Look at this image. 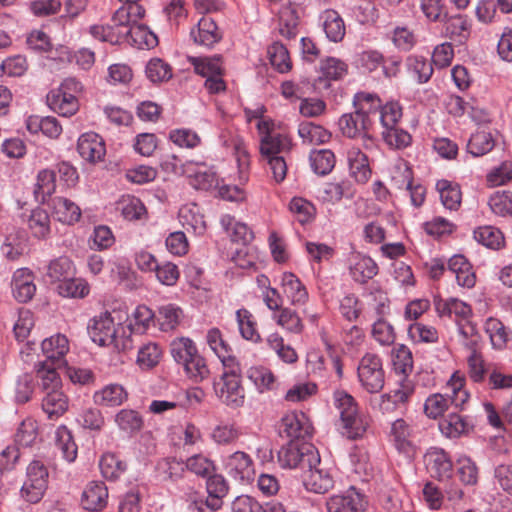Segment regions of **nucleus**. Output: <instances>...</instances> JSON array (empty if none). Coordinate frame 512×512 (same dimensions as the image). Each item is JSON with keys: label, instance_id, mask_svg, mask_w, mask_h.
I'll use <instances>...</instances> for the list:
<instances>
[{"label": "nucleus", "instance_id": "e433bc0d", "mask_svg": "<svg viewBox=\"0 0 512 512\" xmlns=\"http://www.w3.org/2000/svg\"><path fill=\"white\" fill-rule=\"evenodd\" d=\"M42 409L49 419H58L67 411L68 399L61 389L48 391L42 399Z\"/></svg>", "mask_w": 512, "mask_h": 512}, {"label": "nucleus", "instance_id": "69168bd1", "mask_svg": "<svg viewBox=\"0 0 512 512\" xmlns=\"http://www.w3.org/2000/svg\"><path fill=\"white\" fill-rule=\"evenodd\" d=\"M495 145L492 134L487 131H477L472 134L468 143L467 151L474 157H479L490 152Z\"/></svg>", "mask_w": 512, "mask_h": 512}, {"label": "nucleus", "instance_id": "6e6552de", "mask_svg": "<svg viewBox=\"0 0 512 512\" xmlns=\"http://www.w3.org/2000/svg\"><path fill=\"white\" fill-rule=\"evenodd\" d=\"M389 441L406 460L412 461L418 453L417 433L406 420L399 418L391 423Z\"/></svg>", "mask_w": 512, "mask_h": 512}, {"label": "nucleus", "instance_id": "58836bf2", "mask_svg": "<svg viewBox=\"0 0 512 512\" xmlns=\"http://www.w3.org/2000/svg\"><path fill=\"white\" fill-rule=\"evenodd\" d=\"M220 224L233 242L246 244L253 238V233L250 228L245 223L237 221L229 214L221 216Z\"/></svg>", "mask_w": 512, "mask_h": 512}, {"label": "nucleus", "instance_id": "5fc2aeb1", "mask_svg": "<svg viewBox=\"0 0 512 512\" xmlns=\"http://www.w3.org/2000/svg\"><path fill=\"white\" fill-rule=\"evenodd\" d=\"M468 376L474 383H485L488 378V371L493 365H486L481 353L476 349L470 352L467 357Z\"/></svg>", "mask_w": 512, "mask_h": 512}, {"label": "nucleus", "instance_id": "bb28decb", "mask_svg": "<svg viewBox=\"0 0 512 512\" xmlns=\"http://www.w3.org/2000/svg\"><path fill=\"white\" fill-rule=\"evenodd\" d=\"M47 104L52 111L64 117H71L79 109L77 96L57 89L48 93Z\"/></svg>", "mask_w": 512, "mask_h": 512}, {"label": "nucleus", "instance_id": "774afa93", "mask_svg": "<svg viewBox=\"0 0 512 512\" xmlns=\"http://www.w3.org/2000/svg\"><path fill=\"white\" fill-rule=\"evenodd\" d=\"M488 205L491 211L498 216L512 215V191H497L489 198Z\"/></svg>", "mask_w": 512, "mask_h": 512}, {"label": "nucleus", "instance_id": "a211bd4d", "mask_svg": "<svg viewBox=\"0 0 512 512\" xmlns=\"http://www.w3.org/2000/svg\"><path fill=\"white\" fill-rule=\"evenodd\" d=\"M424 461L431 477L445 481L452 476V461L444 450L439 448L430 449L425 454Z\"/></svg>", "mask_w": 512, "mask_h": 512}, {"label": "nucleus", "instance_id": "9b49d317", "mask_svg": "<svg viewBox=\"0 0 512 512\" xmlns=\"http://www.w3.org/2000/svg\"><path fill=\"white\" fill-rule=\"evenodd\" d=\"M26 476L21 495L28 502L37 503L47 489L48 470L43 462L34 460L28 465Z\"/></svg>", "mask_w": 512, "mask_h": 512}, {"label": "nucleus", "instance_id": "6ab92c4d", "mask_svg": "<svg viewBox=\"0 0 512 512\" xmlns=\"http://www.w3.org/2000/svg\"><path fill=\"white\" fill-rule=\"evenodd\" d=\"M319 466L320 465L306 467V469L303 470L302 481L306 490L324 494L333 488L334 478L327 469Z\"/></svg>", "mask_w": 512, "mask_h": 512}, {"label": "nucleus", "instance_id": "13d9d810", "mask_svg": "<svg viewBox=\"0 0 512 512\" xmlns=\"http://www.w3.org/2000/svg\"><path fill=\"white\" fill-rule=\"evenodd\" d=\"M182 316V309L175 304L169 303L160 306L157 315L160 329L164 332L174 330L179 325Z\"/></svg>", "mask_w": 512, "mask_h": 512}, {"label": "nucleus", "instance_id": "338daca9", "mask_svg": "<svg viewBox=\"0 0 512 512\" xmlns=\"http://www.w3.org/2000/svg\"><path fill=\"white\" fill-rule=\"evenodd\" d=\"M381 135L385 144L392 149L403 150L412 144L411 134L399 126L382 130Z\"/></svg>", "mask_w": 512, "mask_h": 512}, {"label": "nucleus", "instance_id": "e2e57ef3", "mask_svg": "<svg viewBox=\"0 0 512 512\" xmlns=\"http://www.w3.org/2000/svg\"><path fill=\"white\" fill-rule=\"evenodd\" d=\"M271 65L279 73H287L292 68L288 49L280 42L272 43L267 50Z\"/></svg>", "mask_w": 512, "mask_h": 512}, {"label": "nucleus", "instance_id": "c85d7f7f", "mask_svg": "<svg viewBox=\"0 0 512 512\" xmlns=\"http://www.w3.org/2000/svg\"><path fill=\"white\" fill-rule=\"evenodd\" d=\"M128 399L126 389L117 383L105 385L95 391L93 401L96 405L106 407H116L122 405Z\"/></svg>", "mask_w": 512, "mask_h": 512}, {"label": "nucleus", "instance_id": "a878e982", "mask_svg": "<svg viewBox=\"0 0 512 512\" xmlns=\"http://www.w3.org/2000/svg\"><path fill=\"white\" fill-rule=\"evenodd\" d=\"M435 309L440 317H454L457 324L466 321L472 315L470 305L457 298L435 300Z\"/></svg>", "mask_w": 512, "mask_h": 512}, {"label": "nucleus", "instance_id": "49530a36", "mask_svg": "<svg viewBox=\"0 0 512 512\" xmlns=\"http://www.w3.org/2000/svg\"><path fill=\"white\" fill-rule=\"evenodd\" d=\"M382 104V100L375 93L358 92L353 98L355 110L368 119L380 112Z\"/></svg>", "mask_w": 512, "mask_h": 512}, {"label": "nucleus", "instance_id": "37998d69", "mask_svg": "<svg viewBox=\"0 0 512 512\" xmlns=\"http://www.w3.org/2000/svg\"><path fill=\"white\" fill-rule=\"evenodd\" d=\"M348 162L351 176L359 183H365L371 176L368 157L359 149H352L348 153Z\"/></svg>", "mask_w": 512, "mask_h": 512}, {"label": "nucleus", "instance_id": "473e14b6", "mask_svg": "<svg viewBox=\"0 0 512 512\" xmlns=\"http://www.w3.org/2000/svg\"><path fill=\"white\" fill-rule=\"evenodd\" d=\"M320 18L326 37L331 42H341L345 36L346 28L340 14L336 10L327 9L321 14Z\"/></svg>", "mask_w": 512, "mask_h": 512}, {"label": "nucleus", "instance_id": "72a5a7b5", "mask_svg": "<svg viewBox=\"0 0 512 512\" xmlns=\"http://www.w3.org/2000/svg\"><path fill=\"white\" fill-rule=\"evenodd\" d=\"M377 273L378 266L372 258L360 254L353 257L350 275L355 282L365 284Z\"/></svg>", "mask_w": 512, "mask_h": 512}, {"label": "nucleus", "instance_id": "7c9ffc66", "mask_svg": "<svg viewBox=\"0 0 512 512\" xmlns=\"http://www.w3.org/2000/svg\"><path fill=\"white\" fill-rule=\"evenodd\" d=\"M140 20L128 25L126 43H129L139 49H151L157 46V36L148 28V26L139 23Z\"/></svg>", "mask_w": 512, "mask_h": 512}, {"label": "nucleus", "instance_id": "8fccbe9b", "mask_svg": "<svg viewBox=\"0 0 512 512\" xmlns=\"http://www.w3.org/2000/svg\"><path fill=\"white\" fill-rule=\"evenodd\" d=\"M190 63L197 74L208 78L217 74H223V62L220 55L211 57H190Z\"/></svg>", "mask_w": 512, "mask_h": 512}, {"label": "nucleus", "instance_id": "ddd939ff", "mask_svg": "<svg viewBox=\"0 0 512 512\" xmlns=\"http://www.w3.org/2000/svg\"><path fill=\"white\" fill-rule=\"evenodd\" d=\"M326 507L328 512H364L366 500L364 494L350 487L343 493L331 496Z\"/></svg>", "mask_w": 512, "mask_h": 512}, {"label": "nucleus", "instance_id": "20e7f679", "mask_svg": "<svg viewBox=\"0 0 512 512\" xmlns=\"http://www.w3.org/2000/svg\"><path fill=\"white\" fill-rule=\"evenodd\" d=\"M170 353L174 361L184 368L187 376L194 382H200L208 377L209 369L206 361L199 354L192 339L188 337L173 339L170 343Z\"/></svg>", "mask_w": 512, "mask_h": 512}, {"label": "nucleus", "instance_id": "0eeeda50", "mask_svg": "<svg viewBox=\"0 0 512 512\" xmlns=\"http://www.w3.org/2000/svg\"><path fill=\"white\" fill-rule=\"evenodd\" d=\"M88 334L91 340L99 346H113L116 349H124L125 341L119 336L124 333L121 323H115L111 313L104 312L90 320Z\"/></svg>", "mask_w": 512, "mask_h": 512}, {"label": "nucleus", "instance_id": "393cba45", "mask_svg": "<svg viewBox=\"0 0 512 512\" xmlns=\"http://www.w3.org/2000/svg\"><path fill=\"white\" fill-rule=\"evenodd\" d=\"M190 35L196 44L205 47L213 46L222 38L216 22L208 16H203L198 21L197 26L191 30Z\"/></svg>", "mask_w": 512, "mask_h": 512}, {"label": "nucleus", "instance_id": "6e6d98bb", "mask_svg": "<svg viewBox=\"0 0 512 512\" xmlns=\"http://www.w3.org/2000/svg\"><path fill=\"white\" fill-rule=\"evenodd\" d=\"M444 32L451 39L466 40L470 34V24L467 17L462 14L445 16Z\"/></svg>", "mask_w": 512, "mask_h": 512}, {"label": "nucleus", "instance_id": "dca6fc26", "mask_svg": "<svg viewBox=\"0 0 512 512\" xmlns=\"http://www.w3.org/2000/svg\"><path fill=\"white\" fill-rule=\"evenodd\" d=\"M77 150L79 155L90 163L102 161L106 154L105 142L95 132L83 133L78 139Z\"/></svg>", "mask_w": 512, "mask_h": 512}, {"label": "nucleus", "instance_id": "c9c22d12", "mask_svg": "<svg viewBox=\"0 0 512 512\" xmlns=\"http://www.w3.org/2000/svg\"><path fill=\"white\" fill-rule=\"evenodd\" d=\"M281 285L284 294L290 299L292 304H305L308 300V292L300 279L291 272H285L281 278Z\"/></svg>", "mask_w": 512, "mask_h": 512}, {"label": "nucleus", "instance_id": "cd10ccee", "mask_svg": "<svg viewBox=\"0 0 512 512\" xmlns=\"http://www.w3.org/2000/svg\"><path fill=\"white\" fill-rule=\"evenodd\" d=\"M50 206L55 219L63 224L73 225L81 218L80 207L68 198L54 197Z\"/></svg>", "mask_w": 512, "mask_h": 512}, {"label": "nucleus", "instance_id": "1a4fd4ad", "mask_svg": "<svg viewBox=\"0 0 512 512\" xmlns=\"http://www.w3.org/2000/svg\"><path fill=\"white\" fill-rule=\"evenodd\" d=\"M361 386L369 393L380 392L385 383V373L381 358L374 353H366L357 368Z\"/></svg>", "mask_w": 512, "mask_h": 512}, {"label": "nucleus", "instance_id": "f704fd0d", "mask_svg": "<svg viewBox=\"0 0 512 512\" xmlns=\"http://www.w3.org/2000/svg\"><path fill=\"white\" fill-rule=\"evenodd\" d=\"M299 15L296 6L291 3L283 6L278 14L279 33L287 38L293 39L298 34Z\"/></svg>", "mask_w": 512, "mask_h": 512}, {"label": "nucleus", "instance_id": "052dcab7", "mask_svg": "<svg viewBox=\"0 0 512 512\" xmlns=\"http://www.w3.org/2000/svg\"><path fill=\"white\" fill-rule=\"evenodd\" d=\"M474 239L487 248L498 250L504 246L503 233L493 226H481L474 230Z\"/></svg>", "mask_w": 512, "mask_h": 512}, {"label": "nucleus", "instance_id": "680f3d73", "mask_svg": "<svg viewBox=\"0 0 512 512\" xmlns=\"http://www.w3.org/2000/svg\"><path fill=\"white\" fill-rule=\"evenodd\" d=\"M236 320L241 336L253 343H258L261 340L260 334L256 329V322L254 321L252 313L241 308L236 311Z\"/></svg>", "mask_w": 512, "mask_h": 512}, {"label": "nucleus", "instance_id": "39448f33", "mask_svg": "<svg viewBox=\"0 0 512 512\" xmlns=\"http://www.w3.org/2000/svg\"><path fill=\"white\" fill-rule=\"evenodd\" d=\"M223 368V373L213 383L215 394L225 405L232 408L241 407L245 401V390L241 384L240 364Z\"/></svg>", "mask_w": 512, "mask_h": 512}, {"label": "nucleus", "instance_id": "f257e3e1", "mask_svg": "<svg viewBox=\"0 0 512 512\" xmlns=\"http://www.w3.org/2000/svg\"><path fill=\"white\" fill-rule=\"evenodd\" d=\"M257 128L261 135L259 151L276 183L284 181L287 175L286 157L294 146L292 137L284 132L269 131V124L260 120Z\"/></svg>", "mask_w": 512, "mask_h": 512}, {"label": "nucleus", "instance_id": "7ed1b4c3", "mask_svg": "<svg viewBox=\"0 0 512 512\" xmlns=\"http://www.w3.org/2000/svg\"><path fill=\"white\" fill-rule=\"evenodd\" d=\"M334 405L340 415V428L342 434L349 439L361 438L369 425L368 418L359 411L354 397L344 390H337L333 394Z\"/></svg>", "mask_w": 512, "mask_h": 512}, {"label": "nucleus", "instance_id": "bf43d9fd", "mask_svg": "<svg viewBox=\"0 0 512 512\" xmlns=\"http://www.w3.org/2000/svg\"><path fill=\"white\" fill-rule=\"evenodd\" d=\"M73 274V262L66 256H60L49 263L46 276L52 283H62L67 278L72 277Z\"/></svg>", "mask_w": 512, "mask_h": 512}, {"label": "nucleus", "instance_id": "f03ea898", "mask_svg": "<svg viewBox=\"0 0 512 512\" xmlns=\"http://www.w3.org/2000/svg\"><path fill=\"white\" fill-rule=\"evenodd\" d=\"M465 378L458 372L453 373L446 385V392L430 395L424 403V412L429 418L436 419L446 410L453 407L463 409L470 398V394L464 388Z\"/></svg>", "mask_w": 512, "mask_h": 512}, {"label": "nucleus", "instance_id": "4c0bfd02", "mask_svg": "<svg viewBox=\"0 0 512 512\" xmlns=\"http://www.w3.org/2000/svg\"><path fill=\"white\" fill-rule=\"evenodd\" d=\"M62 366L47 363V361H38L35 364L36 376L40 380V386L46 393L51 390L61 389V379L57 372Z\"/></svg>", "mask_w": 512, "mask_h": 512}, {"label": "nucleus", "instance_id": "9d476101", "mask_svg": "<svg viewBox=\"0 0 512 512\" xmlns=\"http://www.w3.org/2000/svg\"><path fill=\"white\" fill-rule=\"evenodd\" d=\"M207 497L195 499L191 507L198 512L218 511L223 506V499L229 492V485L225 477L213 472L206 478Z\"/></svg>", "mask_w": 512, "mask_h": 512}, {"label": "nucleus", "instance_id": "f8f14e48", "mask_svg": "<svg viewBox=\"0 0 512 512\" xmlns=\"http://www.w3.org/2000/svg\"><path fill=\"white\" fill-rule=\"evenodd\" d=\"M227 474L240 483H249L255 475L254 463L250 455L243 451L229 454L223 461Z\"/></svg>", "mask_w": 512, "mask_h": 512}, {"label": "nucleus", "instance_id": "412c9836", "mask_svg": "<svg viewBox=\"0 0 512 512\" xmlns=\"http://www.w3.org/2000/svg\"><path fill=\"white\" fill-rule=\"evenodd\" d=\"M414 393V385L408 379H401L399 388L379 397L378 407L383 413L391 412L408 402Z\"/></svg>", "mask_w": 512, "mask_h": 512}, {"label": "nucleus", "instance_id": "b1692460", "mask_svg": "<svg viewBox=\"0 0 512 512\" xmlns=\"http://www.w3.org/2000/svg\"><path fill=\"white\" fill-rule=\"evenodd\" d=\"M206 342L210 349L219 358L223 367H234L235 364H239L237 358L232 354V348L224 340L223 335L218 328H211L207 331Z\"/></svg>", "mask_w": 512, "mask_h": 512}, {"label": "nucleus", "instance_id": "aec40b11", "mask_svg": "<svg viewBox=\"0 0 512 512\" xmlns=\"http://www.w3.org/2000/svg\"><path fill=\"white\" fill-rule=\"evenodd\" d=\"M108 502V489L101 481L89 482L81 495V506L90 512L102 511Z\"/></svg>", "mask_w": 512, "mask_h": 512}, {"label": "nucleus", "instance_id": "a18cd8bd", "mask_svg": "<svg viewBox=\"0 0 512 512\" xmlns=\"http://www.w3.org/2000/svg\"><path fill=\"white\" fill-rule=\"evenodd\" d=\"M298 135L303 143L311 145L327 143L331 138V133L327 129L310 121L299 124Z\"/></svg>", "mask_w": 512, "mask_h": 512}, {"label": "nucleus", "instance_id": "4468645a", "mask_svg": "<svg viewBox=\"0 0 512 512\" xmlns=\"http://www.w3.org/2000/svg\"><path fill=\"white\" fill-rule=\"evenodd\" d=\"M141 13L142 10L135 5L120 7L115 11L111 18V24L106 25V27L110 28V34L117 38L116 44L126 42L128 32L130 31L128 30V25H131L136 20H141Z\"/></svg>", "mask_w": 512, "mask_h": 512}, {"label": "nucleus", "instance_id": "c756f323", "mask_svg": "<svg viewBox=\"0 0 512 512\" xmlns=\"http://www.w3.org/2000/svg\"><path fill=\"white\" fill-rule=\"evenodd\" d=\"M12 290L18 302L26 303L33 298L36 292V285L28 269H19L14 273Z\"/></svg>", "mask_w": 512, "mask_h": 512}, {"label": "nucleus", "instance_id": "0e129e2a", "mask_svg": "<svg viewBox=\"0 0 512 512\" xmlns=\"http://www.w3.org/2000/svg\"><path fill=\"white\" fill-rule=\"evenodd\" d=\"M393 368L397 374L402 375V379L413 370V356L411 350L404 344H399L393 349Z\"/></svg>", "mask_w": 512, "mask_h": 512}, {"label": "nucleus", "instance_id": "2f4dec72", "mask_svg": "<svg viewBox=\"0 0 512 512\" xmlns=\"http://www.w3.org/2000/svg\"><path fill=\"white\" fill-rule=\"evenodd\" d=\"M26 128L30 133L42 132L43 135L56 139L62 133V126L53 116L31 115L26 120Z\"/></svg>", "mask_w": 512, "mask_h": 512}, {"label": "nucleus", "instance_id": "f3484780", "mask_svg": "<svg viewBox=\"0 0 512 512\" xmlns=\"http://www.w3.org/2000/svg\"><path fill=\"white\" fill-rule=\"evenodd\" d=\"M313 427L306 415L302 412H291L281 420L280 432L291 439H303L311 437Z\"/></svg>", "mask_w": 512, "mask_h": 512}, {"label": "nucleus", "instance_id": "ea45409f", "mask_svg": "<svg viewBox=\"0 0 512 512\" xmlns=\"http://www.w3.org/2000/svg\"><path fill=\"white\" fill-rule=\"evenodd\" d=\"M27 224L33 237L39 240H45L50 237L51 220L46 210L42 208L32 210L28 217Z\"/></svg>", "mask_w": 512, "mask_h": 512}, {"label": "nucleus", "instance_id": "79ce46f5", "mask_svg": "<svg viewBox=\"0 0 512 512\" xmlns=\"http://www.w3.org/2000/svg\"><path fill=\"white\" fill-rule=\"evenodd\" d=\"M443 206L451 211H457L461 205L462 193L460 186L451 181L441 179L436 183Z\"/></svg>", "mask_w": 512, "mask_h": 512}, {"label": "nucleus", "instance_id": "3c124183", "mask_svg": "<svg viewBox=\"0 0 512 512\" xmlns=\"http://www.w3.org/2000/svg\"><path fill=\"white\" fill-rule=\"evenodd\" d=\"M179 221L184 228L195 234L201 235L206 230L204 217L196 205L182 207L179 210Z\"/></svg>", "mask_w": 512, "mask_h": 512}, {"label": "nucleus", "instance_id": "c03bdc74", "mask_svg": "<svg viewBox=\"0 0 512 512\" xmlns=\"http://www.w3.org/2000/svg\"><path fill=\"white\" fill-rule=\"evenodd\" d=\"M56 190V175L55 171L51 169H42L36 176V183L34 187L35 199L40 203H45L48 198Z\"/></svg>", "mask_w": 512, "mask_h": 512}, {"label": "nucleus", "instance_id": "603ef678", "mask_svg": "<svg viewBox=\"0 0 512 512\" xmlns=\"http://www.w3.org/2000/svg\"><path fill=\"white\" fill-rule=\"evenodd\" d=\"M347 64L335 57H327L320 63L321 76L318 78V82L324 81H337L342 79L347 74Z\"/></svg>", "mask_w": 512, "mask_h": 512}, {"label": "nucleus", "instance_id": "2eb2a0df", "mask_svg": "<svg viewBox=\"0 0 512 512\" xmlns=\"http://www.w3.org/2000/svg\"><path fill=\"white\" fill-rule=\"evenodd\" d=\"M43 361L56 366L66 365V354L69 352V341L64 334H55L45 338L41 343Z\"/></svg>", "mask_w": 512, "mask_h": 512}, {"label": "nucleus", "instance_id": "5701e85b", "mask_svg": "<svg viewBox=\"0 0 512 512\" xmlns=\"http://www.w3.org/2000/svg\"><path fill=\"white\" fill-rule=\"evenodd\" d=\"M373 124L372 119L364 118L356 110L353 113L343 114L339 119L340 130L348 138L367 135Z\"/></svg>", "mask_w": 512, "mask_h": 512}, {"label": "nucleus", "instance_id": "4be33fe9", "mask_svg": "<svg viewBox=\"0 0 512 512\" xmlns=\"http://www.w3.org/2000/svg\"><path fill=\"white\" fill-rule=\"evenodd\" d=\"M485 334L488 336L492 349L502 351L512 340V330L500 319L489 317L483 324Z\"/></svg>", "mask_w": 512, "mask_h": 512}, {"label": "nucleus", "instance_id": "864d4df0", "mask_svg": "<svg viewBox=\"0 0 512 512\" xmlns=\"http://www.w3.org/2000/svg\"><path fill=\"white\" fill-rule=\"evenodd\" d=\"M408 72L419 84H424L433 75V65L423 56L411 55L406 60Z\"/></svg>", "mask_w": 512, "mask_h": 512}, {"label": "nucleus", "instance_id": "4d7b16f0", "mask_svg": "<svg viewBox=\"0 0 512 512\" xmlns=\"http://www.w3.org/2000/svg\"><path fill=\"white\" fill-rule=\"evenodd\" d=\"M241 432L235 423L220 422L210 433V439L217 445H230L235 443Z\"/></svg>", "mask_w": 512, "mask_h": 512}, {"label": "nucleus", "instance_id": "a19ab883", "mask_svg": "<svg viewBox=\"0 0 512 512\" xmlns=\"http://www.w3.org/2000/svg\"><path fill=\"white\" fill-rule=\"evenodd\" d=\"M467 419L457 412H450L439 422L441 433L448 438H457L470 429Z\"/></svg>", "mask_w": 512, "mask_h": 512}, {"label": "nucleus", "instance_id": "09e8293b", "mask_svg": "<svg viewBox=\"0 0 512 512\" xmlns=\"http://www.w3.org/2000/svg\"><path fill=\"white\" fill-rule=\"evenodd\" d=\"M309 162L315 174L325 176L333 170L336 158L330 149H319L310 152Z\"/></svg>", "mask_w": 512, "mask_h": 512}, {"label": "nucleus", "instance_id": "de8ad7c7", "mask_svg": "<svg viewBox=\"0 0 512 512\" xmlns=\"http://www.w3.org/2000/svg\"><path fill=\"white\" fill-rule=\"evenodd\" d=\"M55 446L67 462L75 461L78 448L71 431L64 425L59 426L55 431Z\"/></svg>", "mask_w": 512, "mask_h": 512}, {"label": "nucleus", "instance_id": "423d86ee", "mask_svg": "<svg viewBox=\"0 0 512 512\" xmlns=\"http://www.w3.org/2000/svg\"><path fill=\"white\" fill-rule=\"evenodd\" d=\"M278 463L283 469H300L320 465L321 459L317 449L310 443L290 441L278 451Z\"/></svg>", "mask_w": 512, "mask_h": 512}]
</instances>
